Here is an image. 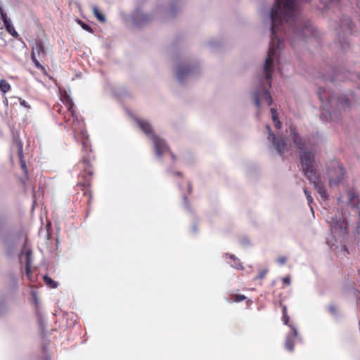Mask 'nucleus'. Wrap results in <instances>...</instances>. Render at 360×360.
Returning <instances> with one entry per match:
<instances>
[{
	"label": "nucleus",
	"instance_id": "obj_9",
	"mask_svg": "<svg viewBox=\"0 0 360 360\" xmlns=\"http://www.w3.org/2000/svg\"><path fill=\"white\" fill-rule=\"evenodd\" d=\"M20 263L25 264V266L32 265V250L27 247L25 246L19 255Z\"/></svg>",
	"mask_w": 360,
	"mask_h": 360
},
{
	"label": "nucleus",
	"instance_id": "obj_32",
	"mask_svg": "<svg viewBox=\"0 0 360 360\" xmlns=\"http://www.w3.org/2000/svg\"><path fill=\"white\" fill-rule=\"evenodd\" d=\"M287 314V307L286 306H283V315Z\"/></svg>",
	"mask_w": 360,
	"mask_h": 360
},
{
	"label": "nucleus",
	"instance_id": "obj_6",
	"mask_svg": "<svg viewBox=\"0 0 360 360\" xmlns=\"http://www.w3.org/2000/svg\"><path fill=\"white\" fill-rule=\"evenodd\" d=\"M289 320H290V318L288 316V314L283 315V323L285 325H288L292 330V332L290 333H289L286 337L285 347L290 352H292L293 348H294V338L298 337V333H297V328L293 324L288 323Z\"/></svg>",
	"mask_w": 360,
	"mask_h": 360
},
{
	"label": "nucleus",
	"instance_id": "obj_23",
	"mask_svg": "<svg viewBox=\"0 0 360 360\" xmlns=\"http://www.w3.org/2000/svg\"><path fill=\"white\" fill-rule=\"evenodd\" d=\"M246 297L242 295H236L233 297V302H239L244 300Z\"/></svg>",
	"mask_w": 360,
	"mask_h": 360
},
{
	"label": "nucleus",
	"instance_id": "obj_26",
	"mask_svg": "<svg viewBox=\"0 0 360 360\" xmlns=\"http://www.w3.org/2000/svg\"><path fill=\"white\" fill-rule=\"evenodd\" d=\"M35 55H36V53H34L32 52L31 58H32V60L33 63H34V65L37 67L39 68V67H41V65H40L39 62L37 60Z\"/></svg>",
	"mask_w": 360,
	"mask_h": 360
},
{
	"label": "nucleus",
	"instance_id": "obj_13",
	"mask_svg": "<svg viewBox=\"0 0 360 360\" xmlns=\"http://www.w3.org/2000/svg\"><path fill=\"white\" fill-rule=\"evenodd\" d=\"M16 145L18 147V154L20 158V161L21 163V166L22 169L25 171L26 170V165L25 162L23 160V155H22V143L20 141H16Z\"/></svg>",
	"mask_w": 360,
	"mask_h": 360
},
{
	"label": "nucleus",
	"instance_id": "obj_8",
	"mask_svg": "<svg viewBox=\"0 0 360 360\" xmlns=\"http://www.w3.org/2000/svg\"><path fill=\"white\" fill-rule=\"evenodd\" d=\"M266 128L267 131H269L268 139L272 141L274 146L276 148V150H277V152L281 155L283 154L287 147V144H286L285 141L282 139L277 140L276 139V136H274V134L271 131V129L269 125H266Z\"/></svg>",
	"mask_w": 360,
	"mask_h": 360
},
{
	"label": "nucleus",
	"instance_id": "obj_3",
	"mask_svg": "<svg viewBox=\"0 0 360 360\" xmlns=\"http://www.w3.org/2000/svg\"><path fill=\"white\" fill-rule=\"evenodd\" d=\"M139 127L148 136L153 142L154 149L157 157H160L161 155L168 153V148L165 140L158 136L152 134L153 129L148 122L143 120H137Z\"/></svg>",
	"mask_w": 360,
	"mask_h": 360
},
{
	"label": "nucleus",
	"instance_id": "obj_37",
	"mask_svg": "<svg viewBox=\"0 0 360 360\" xmlns=\"http://www.w3.org/2000/svg\"><path fill=\"white\" fill-rule=\"evenodd\" d=\"M326 108H327V106H326V105H325V106H324V109H326V110H328Z\"/></svg>",
	"mask_w": 360,
	"mask_h": 360
},
{
	"label": "nucleus",
	"instance_id": "obj_16",
	"mask_svg": "<svg viewBox=\"0 0 360 360\" xmlns=\"http://www.w3.org/2000/svg\"><path fill=\"white\" fill-rule=\"evenodd\" d=\"M7 32L11 34L12 35L13 37L16 38V39H18L19 37V34L18 33L15 31L11 21L10 22H8V24H6L4 25Z\"/></svg>",
	"mask_w": 360,
	"mask_h": 360
},
{
	"label": "nucleus",
	"instance_id": "obj_36",
	"mask_svg": "<svg viewBox=\"0 0 360 360\" xmlns=\"http://www.w3.org/2000/svg\"><path fill=\"white\" fill-rule=\"evenodd\" d=\"M320 98H321V100H323V96L320 95Z\"/></svg>",
	"mask_w": 360,
	"mask_h": 360
},
{
	"label": "nucleus",
	"instance_id": "obj_19",
	"mask_svg": "<svg viewBox=\"0 0 360 360\" xmlns=\"http://www.w3.org/2000/svg\"><path fill=\"white\" fill-rule=\"evenodd\" d=\"M347 198L348 205H349L352 207H355L356 206L355 200L356 198L355 194L352 191H349L347 193Z\"/></svg>",
	"mask_w": 360,
	"mask_h": 360
},
{
	"label": "nucleus",
	"instance_id": "obj_18",
	"mask_svg": "<svg viewBox=\"0 0 360 360\" xmlns=\"http://www.w3.org/2000/svg\"><path fill=\"white\" fill-rule=\"evenodd\" d=\"M92 11H93V13H94V15L97 18V19H98L99 21H101V22H105V15H104L103 14H102V13L99 11V10H98V7H96V6H94L92 7Z\"/></svg>",
	"mask_w": 360,
	"mask_h": 360
},
{
	"label": "nucleus",
	"instance_id": "obj_33",
	"mask_svg": "<svg viewBox=\"0 0 360 360\" xmlns=\"http://www.w3.org/2000/svg\"><path fill=\"white\" fill-rule=\"evenodd\" d=\"M329 309L332 314H335V307L333 306H330Z\"/></svg>",
	"mask_w": 360,
	"mask_h": 360
},
{
	"label": "nucleus",
	"instance_id": "obj_17",
	"mask_svg": "<svg viewBox=\"0 0 360 360\" xmlns=\"http://www.w3.org/2000/svg\"><path fill=\"white\" fill-rule=\"evenodd\" d=\"M271 118H272V120L274 123V125L275 127L277 128V129H280L281 127V122L278 120V117H277V113H276V110L275 108H271Z\"/></svg>",
	"mask_w": 360,
	"mask_h": 360
},
{
	"label": "nucleus",
	"instance_id": "obj_34",
	"mask_svg": "<svg viewBox=\"0 0 360 360\" xmlns=\"http://www.w3.org/2000/svg\"><path fill=\"white\" fill-rule=\"evenodd\" d=\"M2 13H4V11L2 7L0 6V14Z\"/></svg>",
	"mask_w": 360,
	"mask_h": 360
},
{
	"label": "nucleus",
	"instance_id": "obj_27",
	"mask_svg": "<svg viewBox=\"0 0 360 360\" xmlns=\"http://www.w3.org/2000/svg\"><path fill=\"white\" fill-rule=\"evenodd\" d=\"M267 271H268V270L266 269L261 270L259 271V275L257 276V278L262 279L266 276Z\"/></svg>",
	"mask_w": 360,
	"mask_h": 360
},
{
	"label": "nucleus",
	"instance_id": "obj_1",
	"mask_svg": "<svg viewBox=\"0 0 360 360\" xmlns=\"http://www.w3.org/2000/svg\"><path fill=\"white\" fill-rule=\"evenodd\" d=\"M290 132L300 150V164L304 176L314 185L321 199L327 200L328 193L325 189L324 181L322 180L321 176L317 173V163L311 144L305 139L298 135L295 128L290 127Z\"/></svg>",
	"mask_w": 360,
	"mask_h": 360
},
{
	"label": "nucleus",
	"instance_id": "obj_35",
	"mask_svg": "<svg viewBox=\"0 0 360 360\" xmlns=\"http://www.w3.org/2000/svg\"><path fill=\"white\" fill-rule=\"evenodd\" d=\"M188 190L191 191V186L189 184H188Z\"/></svg>",
	"mask_w": 360,
	"mask_h": 360
},
{
	"label": "nucleus",
	"instance_id": "obj_25",
	"mask_svg": "<svg viewBox=\"0 0 360 360\" xmlns=\"http://www.w3.org/2000/svg\"><path fill=\"white\" fill-rule=\"evenodd\" d=\"M0 16H1V19L4 22V25L8 24V22H11V20L9 18H8V17H7V15H6V14L5 13H1Z\"/></svg>",
	"mask_w": 360,
	"mask_h": 360
},
{
	"label": "nucleus",
	"instance_id": "obj_21",
	"mask_svg": "<svg viewBox=\"0 0 360 360\" xmlns=\"http://www.w3.org/2000/svg\"><path fill=\"white\" fill-rule=\"evenodd\" d=\"M44 281L45 283L51 288H56L58 286V283L56 281H54L53 280H52L48 276H44Z\"/></svg>",
	"mask_w": 360,
	"mask_h": 360
},
{
	"label": "nucleus",
	"instance_id": "obj_28",
	"mask_svg": "<svg viewBox=\"0 0 360 360\" xmlns=\"http://www.w3.org/2000/svg\"><path fill=\"white\" fill-rule=\"evenodd\" d=\"M277 262L280 264L283 265V264H284L285 263L286 258L285 257H280L279 258H278Z\"/></svg>",
	"mask_w": 360,
	"mask_h": 360
},
{
	"label": "nucleus",
	"instance_id": "obj_30",
	"mask_svg": "<svg viewBox=\"0 0 360 360\" xmlns=\"http://www.w3.org/2000/svg\"><path fill=\"white\" fill-rule=\"evenodd\" d=\"M283 282L286 284V285H290V276H286V277H284L283 278Z\"/></svg>",
	"mask_w": 360,
	"mask_h": 360
},
{
	"label": "nucleus",
	"instance_id": "obj_22",
	"mask_svg": "<svg viewBox=\"0 0 360 360\" xmlns=\"http://www.w3.org/2000/svg\"><path fill=\"white\" fill-rule=\"evenodd\" d=\"M25 271H26V276L27 278L32 281V269L31 266H25Z\"/></svg>",
	"mask_w": 360,
	"mask_h": 360
},
{
	"label": "nucleus",
	"instance_id": "obj_11",
	"mask_svg": "<svg viewBox=\"0 0 360 360\" xmlns=\"http://www.w3.org/2000/svg\"><path fill=\"white\" fill-rule=\"evenodd\" d=\"M191 75V68L179 66L176 70V78L179 82H183L184 79H186Z\"/></svg>",
	"mask_w": 360,
	"mask_h": 360
},
{
	"label": "nucleus",
	"instance_id": "obj_4",
	"mask_svg": "<svg viewBox=\"0 0 360 360\" xmlns=\"http://www.w3.org/2000/svg\"><path fill=\"white\" fill-rule=\"evenodd\" d=\"M326 173L330 187L338 185L345 177V169L338 162H331L326 169Z\"/></svg>",
	"mask_w": 360,
	"mask_h": 360
},
{
	"label": "nucleus",
	"instance_id": "obj_7",
	"mask_svg": "<svg viewBox=\"0 0 360 360\" xmlns=\"http://www.w3.org/2000/svg\"><path fill=\"white\" fill-rule=\"evenodd\" d=\"M330 231L338 234H345L347 233V222L345 219H338L337 217H331L330 221Z\"/></svg>",
	"mask_w": 360,
	"mask_h": 360
},
{
	"label": "nucleus",
	"instance_id": "obj_20",
	"mask_svg": "<svg viewBox=\"0 0 360 360\" xmlns=\"http://www.w3.org/2000/svg\"><path fill=\"white\" fill-rule=\"evenodd\" d=\"M11 89V85L9 83L5 80V79H1L0 80V90L4 93L6 94Z\"/></svg>",
	"mask_w": 360,
	"mask_h": 360
},
{
	"label": "nucleus",
	"instance_id": "obj_24",
	"mask_svg": "<svg viewBox=\"0 0 360 360\" xmlns=\"http://www.w3.org/2000/svg\"><path fill=\"white\" fill-rule=\"evenodd\" d=\"M304 194L306 195V198H307V200L308 201V203L309 205H311L312 203V202H313L312 197L311 196V195L309 194V191L306 188L304 189Z\"/></svg>",
	"mask_w": 360,
	"mask_h": 360
},
{
	"label": "nucleus",
	"instance_id": "obj_15",
	"mask_svg": "<svg viewBox=\"0 0 360 360\" xmlns=\"http://www.w3.org/2000/svg\"><path fill=\"white\" fill-rule=\"evenodd\" d=\"M229 258L231 259V262H230V264L232 267L241 270L243 269L242 264L240 263L239 260L236 258V257L233 255H229Z\"/></svg>",
	"mask_w": 360,
	"mask_h": 360
},
{
	"label": "nucleus",
	"instance_id": "obj_29",
	"mask_svg": "<svg viewBox=\"0 0 360 360\" xmlns=\"http://www.w3.org/2000/svg\"><path fill=\"white\" fill-rule=\"evenodd\" d=\"M18 99L20 101V105L25 107V108H27L28 107V105H27V103L25 101V100H22V98H18Z\"/></svg>",
	"mask_w": 360,
	"mask_h": 360
},
{
	"label": "nucleus",
	"instance_id": "obj_12",
	"mask_svg": "<svg viewBox=\"0 0 360 360\" xmlns=\"http://www.w3.org/2000/svg\"><path fill=\"white\" fill-rule=\"evenodd\" d=\"M32 52L38 55L39 57L43 58L46 56V50L41 41H37L34 46L32 48Z\"/></svg>",
	"mask_w": 360,
	"mask_h": 360
},
{
	"label": "nucleus",
	"instance_id": "obj_10",
	"mask_svg": "<svg viewBox=\"0 0 360 360\" xmlns=\"http://www.w3.org/2000/svg\"><path fill=\"white\" fill-rule=\"evenodd\" d=\"M329 105L331 107L335 106L338 109H345L347 106V99L345 97L336 98L335 96L328 99Z\"/></svg>",
	"mask_w": 360,
	"mask_h": 360
},
{
	"label": "nucleus",
	"instance_id": "obj_14",
	"mask_svg": "<svg viewBox=\"0 0 360 360\" xmlns=\"http://www.w3.org/2000/svg\"><path fill=\"white\" fill-rule=\"evenodd\" d=\"M313 33V29L311 27H306L302 32L300 31H293V34L295 37L302 38L307 37Z\"/></svg>",
	"mask_w": 360,
	"mask_h": 360
},
{
	"label": "nucleus",
	"instance_id": "obj_2",
	"mask_svg": "<svg viewBox=\"0 0 360 360\" xmlns=\"http://www.w3.org/2000/svg\"><path fill=\"white\" fill-rule=\"evenodd\" d=\"M60 101L65 105L67 110L73 118V122L71 125V129L73 132L74 138L77 140V134L78 132L80 133L82 137V144L84 147L87 146V134L84 127V122L82 120H79L75 114L73 110V103L71 98L68 95L67 92L61 93Z\"/></svg>",
	"mask_w": 360,
	"mask_h": 360
},
{
	"label": "nucleus",
	"instance_id": "obj_5",
	"mask_svg": "<svg viewBox=\"0 0 360 360\" xmlns=\"http://www.w3.org/2000/svg\"><path fill=\"white\" fill-rule=\"evenodd\" d=\"M255 103L259 109L262 106H269L272 103V98L269 91L262 84L254 93Z\"/></svg>",
	"mask_w": 360,
	"mask_h": 360
},
{
	"label": "nucleus",
	"instance_id": "obj_31",
	"mask_svg": "<svg viewBox=\"0 0 360 360\" xmlns=\"http://www.w3.org/2000/svg\"><path fill=\"white\" fill-rule=\"evenodd\" d=\"M81 25L83 29L87 30V31H90L91 30V28L89 25L84 24V23H81Z\"/></svg>",
	"mask_w": 360,
	"mask_h": 360
}]
</instances>
